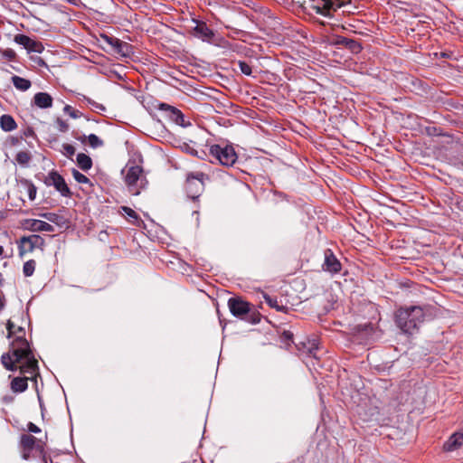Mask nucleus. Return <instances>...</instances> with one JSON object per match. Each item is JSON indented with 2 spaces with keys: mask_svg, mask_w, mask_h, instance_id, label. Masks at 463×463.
Returning <instances> with one entry per match:
<instances>
[{
  "mask_svg": "<svg viewBox=\"0 0 463 463\" xmlns=\"http://www.w3.org/2000/svg\"><path fill=\"white\" fill-rule=\"evenodd\" d=\"M323 267L325 270L332 273H336L341 269V264L339 260L335 258L330 250H327L325 252V263Z\"/></svg>",
  "mask_w": 463,
  "mask_h": 463,
  "instance_id": "nucleus-10",
  "label": "nucleus"
},
{
  "mask_svg": "<svg viewBox=\"0 0 463 463\" xmlns=\"http://www.w3.org/2000/svg\"><path fill=\"white\" fill-rule=\"evenodd\" d=\"M62 153L63 155L71 157L75 154V147L70 144L62 145Z\"/></svg>",
  "mask_w": 463,
  "mask_h": 463,
  "instance_id": "nucleus-28",
  "label": "nucleus"
},
{
  "mask_svg": "<svg viewBox=\"0 0 463 463\" xmlns=\"http://www.w3.org/2000/svg\"><path fill=\"white\" fill-rule=\"evenodd\" d=\"M103 39L107 43H109L113 48V51L119 56L123 58H128L132 55L133 48L129 43L122 42L121 40L115 37L104 36Z\"/></svg>",
  "mask_w": 463,
  "mask_h": 463,
  "instance_id": "nucleus-7",
  "label": "nucleus"
},
{
  "mask_svg": "<svg viewBox=\"0 0 463 463\" xmlns=\"http://www.w3.org/2000/svg\"><path fill=\"white\" fill-rule=\"evenodd\" d=\"M87 139H88L89 145L93 148L101 146L103 145V141L98 136H96L94 134L89 135L87 137Z\"/></svg>",
  "mask_w": 463,
  "mask_h": 463,
  "instance_id": "nucleus-25",
  "label": "nucleus"
},
{
  "mask_svg": "<svg viewBox=\"0 0 463 463\" xmlns=\"http://www.w3.org/2000/svg\"><path fill=\"white\" fill-rule=\"evenodd\" d=\"M35 269V261L31 260L24 264L23 271L24 276L30 277L33 274Z\"/></svg>",
  "mask_w": 463,
  "mask_h": 463,
  "instance_id": "nucleus-24",
  "label": "nucleus"
},
{
  "mask_svg": "<svg viewBox=\"0 0 463 463\" xmlns=\"http://www.w3.org/2000/svg\"><path fill=\"white\" fill-rule=\"evenodd\" d=\"M345 46L353 52H359L362 49L361 44L354 40H346Z\"/></svg>",
  "mask_w": 463,
  "mask_h": 463,
  "instance_id": "nucleus-27",
  "label": "nucleus"
},
{
  "mask_svg": "<svg viewBox=\"0 0 463 463\" xmlns=\"http://www.w3.org/2000/svg\"><path fill=\"white\" fill-rule=\"evenodd\" d=\"M28 196L31 201H33L36 197V187L33 184L28 185Z\"/></svg>",
  "mask_w": 463,
  "mask_h": 463,
  "instance_id": "nucleus-32",
  "label": "nucleus"
},
{
  "mask_svg": "<svg viewBox=\"0 0 463 463\" xmlns=\"http://www.w3.org/2000/svg\"><path fill=\"white\" fill-rule=\"evenodd\" d=\"M12 81L17 90H20L23 91L27 90L31 87L30 80L24 79L22 77H19V76H13Z\"/></svg>",
  "mask_w": 463,
  "mask_h": 463,
  "instance_id": "nucleus-18",
  "label": "nucleus"
},
{
  "mask_svg": "<svg viewBox=\"0 0 463 463\" xmlns=\"http://www.w3.org/2000/svg\"><path fill=\"white\" fill-rule=\"evenodd\" d=\"M3 252H4V249L2 246H0V256L3 254Z\"/></svg>",
  "mask_w": 463,
  "mask_h": 463,
  "instance_id": "nucleus-39",
  "label": "nucleus"
},
{
  "mask_svg": "<svg viewBox=\"0 0 463 463\" xmlns=\"http://www.w3.org/2000/svg\"><path fill=\"white\" fill-rule=\"evenodd\" d=\"M7 337L12 339L10 351L1 356L4 367L9 371L20 369L21 373L34 374L38 369V362L34 358L28 341L25 339V331L22 326H15L8 320L6 323Z\"/></svg>",
  "mask_w": 463,
  "mask_h": 463,
  "instance_id": "nucleus-1",
  "label": "nucleus"
},
{
  "mask_svg": "<svg viewBox=\"0 0 463 463\" xmlns=\"http://www.w3.org/2000/svg\"><path fill=\"white\" fill-rule=\"evenodd\" d=\"M143 172V169L139 165H131L128 166L126 169L122 171L125 175V183L129 187L133 194H138V190L132 189L137 185V181Z\"/></svg>",
  "mask_w": 463,
  "mask_h": 463,
  "instance_id": "nucleus-8",
  "label": "nucleus"
},
{
  "mask_svg": "<svg viewBox=\"0 0 463 463\" xmlns=\"http://www.w3.org/2000/svg\"><path fill=\"white\" fill-rule=\"evenodd\" d=\"M308 6L317 14L324 16H332L333 13L336 11L333 0H309Z\"/></svg>",
  "mask_w": 463,
  "mask_h": 463,
  "instance_id": "nucleus-6",
  "label": "nucleus"
},
{
  "mask_svg": "<svg viewBox=\"0 0 463 463\" xmlns=\"http://www.w3.org/2000/svg\"><path fill=\"white\" fill-rule=\"evenodd\" d=\"M28 430L33 432V433H38L41 431L40 428L37 427L35 424H33V422H30L28 424Z\"/></svg>",
  "mask_w": 463,
  "mask_h": 463,
  "instance_id": "nucleus-34",
  "label": "nucleus"
},
{
  "mask_svg": "<svg viewBox=\"0 0 463 463\" xmlns=\"http://www.w3.org/2000/svg\"><path fill=\"white\" fill-rule=\"evenodd\" d=\"M77 163L78 165L83 170L87 171L90 169L92 165V161L90 157L83 153H80L77 156Z\"/></svg>",
  "mask_w": 463,
  "mask_h": 463,
  "instance_id": "nucleus-19",
  "label": "nucleus"
},
{
  "mask_svg": "<svg viewBox=\"0 0 463 463\" xmlns=\"http://www.w3.org/2000/svg\"><path fill=\"white\" fill-rule=\"evenodd\" d=\"M161 108L163 109H169L171 110V112L173 113V118L174 120L177 123V124H180L182 125L183 124V121H184V116L183 114L181 113L180 110L169 106V105H166V104H162L161 105Z\"/></svg>",
  "mask_w": 463,
  "mask_h": 463,
  "instance_id": "nucleus-20",
  "label": "nucleus"
},
{
  "mask_svg": "<svg viewBox=\"0 0 463 463\" xmlns=\"http://www.w3.org/2000/svg\"><path fill=\"white\" fill-rule=\"evenodd\" d=\"M333 1L335 2V6L337 9L344 5L350 3L351 0H333Z\"/></svg>",
  "mask_w": 463,
  "mask_h": 463,
  "instance_id": "nucleus-35",
  "label": "nucleus"
},
{
  "mask_svg": "<svg viewBox=\"0 0 463 463\" xmlns=\"http://www.w3.org/2000/svg\"><path fill=\"white\" fill-rule=\"evenodd\" d=\"M26 223L28 229L33 232H54L53 227L50 223L41 220H28Z\"/></svg>",
  "mask_w": 463,
  "mask_h": 463,
  "instance_id": "nucleus-13",
  "label": "nucleus"
},
{
  "mask_svg": "<svg viewBox=\"0 0 463 463\" xmlns=\"http://www.w3.org/2000/svg\"><path fill=\"white\" fill-rule=\"evenodd\" d=\"M265 300H266V303L271 307H274L276 308L277 310H283L285 307L283 306H279L278 304V301L277 299L275 298H272L270 297H265Z\"/></svg>",
  "mask_w": 463,
  "mask_h": 463,
  "instance_id": "nucleus-29",
  "label": "nucleus"
},
{
  "mask_svg": "<svg viewBox=\"0 0 463 463\" xmlns=\"http://www.w3.org/2000/svg\"><path fill=\"white\" fill-rule=\"evenodd\" d=\"M34 104L41 109L51 108L52 105V98L46 92H39L34 95Z\"/></svg>",
  "mask_w": 463,
  "mask_h": 463,
  "instance_id": "nucleus-15",
  "label": "nucleus"
},
{
  "mask_svg": "<svg viewBox=\"0 0 463 463\" xmlns=\"http://www.w3.org/2000/svg\"><path fill=\"white\" fill-rule=\"evenodd\" d=\"M14 42L20 45H23L28 51L41 52V43L32 40L30 37L24 34H17L14 36Z\"/></svg>",
  "mask_w": 463,
  "mask_h": 463,
  "instance_id": "nucleus-11",
  "label": "nucleus"
},
{
  "mask_svg": "<svg viewBox=\"0 0 463 463\" xmlns=\"http://www.w3.org/2000/svg\"><path fill=\"white\" fill-rule=\"evenodd\" d=\"M42 217L46 219L47 221L53 222L59 226H62L64 224V219L53 213H45L41 214Z\"/></svg>",
  "mask_w": 463,
  "mask_h": 463,
  "instance_id": "nucleus-21",
  "label": "nucleus"
},
{
  "mask_svg": "<svg viewBox=\"0 0 463 463\" xmlns=\"http://www.w3.org/2000/svg\"><path fill=\"white\" fill-rule=\"evenodd\" d=\"M15 160L21 165H27L31 160V154L27 151H20L16 154Z\"/></svg>",
  "mask_w": 463,
  "mask_h": 463,
  "instance_id": "nucleus-23",
  "label": "nucleus"
},
{
  "mask_svg": "<svg viewBox=\"0 0 463 463\" xmlns=\"http://www.w3.org/2000/svg\"><path fill=\"white\" fill-rule=\"evenodd\" d=\"M424 311L420 307L401 308L396 313V324L406 334H412L424 320Z\"/></svg>",
  "mask_w": 463,
  "mask_h": 463,
  "instance_id": "nucleus-2",
  "label": "nucleus"
},
{
  "mask_svg": "<svg viewBox=\"0 0 463 463\" xmlns=\"http://www.w3.org/2000/svg\"><path fill=\"white\" fill-rule=\"evenodd\" d=\"M57 123L61 131H66L68 129V124L65 123L63 120L58 119Z\"/></svg>",
  "mask_w": 463,
  "mask_h": 463,
  "instance_id": "nucleus-36",
  "label": "nucleus"
},
{
  "mask_svg": "<svg viewBox=\"0 0 463 463\" xmlns=\"http://www.w3.org/2000/svg\"><path fill=\"white\" fill-rule=\"evenodd\" d=\"M22 241L23 242H30V239L23 238Z\"/></svg>",
  "mask_w": 463,
  "mask_h": 463,
  "instance_id": "nucleus-38",
  "label": "nucleus"
},
{
  "mask_svg": "<svg viewBox=\"0 0 463 463\" xmlns=\"http://www.w3.org/2000/svg\"><path fill=\"white\" fill-rule=\"evenodd\" d=\"M122 211L130 218H134V219H137V213H135L134 210H132L131 208L129 207H127V206H124L122 207Z\"/></svg>",
  "mask_w": 463,
  "mask_h": 463,
  "instance_id": "nucleus-33",
  "label": "nucleus"
},
{
  "mask_svg": "<svg viewBox=\"0 0 463 463\" xmlns=\"http://www.w3.org/2000/svg\"><path fill=\"white\" fill-rule=\"evenodd\" d=\"M203 173H191L187 175L185 189L190 197L195 198L203 190Z\"/></svg>",
  "mask_w": 463,
  "mask_h": 463,
  "instance_id": "nucleus-4",
  "label": "nucleus"
},
{
  "mask_svg": "<svg viewBox=\"0 0 463 463\" xmlns=\"http://www.w3.org/2000/svg\"><path fill=\"white\" fill-rule=\"evenodd\" d=\"M463 444V433L456 432L444 443L443 449L446 451H453Z\"/></svg>",
  "mask_w": 463,
  "mask_h": 463,
  "instance_id": "nucleus-12",
  "label": "nucleus"
},
{
  "mask_svg": "<svg viewBox=\"0 0 463 463\" xmlns=\"http://www.w3.org/2000/svg\"><path fill=\"white\" fill-rule=\"evenodd\" d=\"M36 439L29 434L23 435L21 438V445L24 449H32L35 444Z\"/></svg>",
  "mask_w": 463,
  "mask_h": 463,
  "instance_id": "nucleus-22",
  "label": "nucleus"
},
{
  "mask_svg": "<svg viewBox=\"0 0 463 463\" xmlns=\"http://www.w3.org/2000/svg\"><path fill=\"white\" fill-rule=\"evenodd\" d=\"M5 55H6L7 57H9V58H12V57H14V52H13V51L9 50V51H6V52H5Z\"/></svg>",
  "mask_w": 463,
  "mask_h": 463,
  "instance_id": "nucleus-37",
  "label": "nucleus"
},
{
  "mask_svg": "<svg viewBox=\"0 0 463 463\" xmlns=\"http://www.w3.org/2000/svg\"><path fill=\"white\" fill-rule=\"evenodd\" d=\"M228 307L232 314L241 319H247L251 311V305L241 298H232L228 301Z\"/></svg>",
  "mask_w": 463,
  "mask_h": 463,
  "instance_id": "nucleus-5",
  "label": "nucleus"
},
{
  "mask_svg": "<svg viewBox=\"0 0 463 463\" xmlns=\"http://www.w3.org/2000/svg\"><path fill=\"white\" fill-rule=\"evenodd\" d=\"M239 68L241 71L245 75L251 74V67L245 61H239Z\"/></svg>",
  "mask_w": 463,
  "mask_h": 463,
  "instance_id": "nucleus-30",
  "label": "nucleus"
},
{
  "mask_svg": "<svg viewBox=\"0 0 463 463\" xmlns=\"http://www.w3.org/2000/svg\"><path fill=\"white\" fill-rule=\"evenodd\" d=\"M72 176L80 184H88L90 182L89 178L86 175H84L76 169L72 170Z\"/></svg>",
  "mask_w": 463,
  "mask_h": 463,
  "instance_id": "nucleus-26",
  "label": "nucleus"
},
{
  "mask_svg": "<svg viewBox=\"0 0 463 463\" xmlns=\"http://www.w3.org/2000/svg\"><path fill=\"white\" fill-rule=\"evenodd\" d=\"M64 112L69 114L73 118H77L79 117V111L72 109V107L70 105H66L64 107Z\"/></svg>",
  "mask_w": 463,
  "mask_h": 463,
  "instance_id": "nucleus-31",
  "label": "nucleus"
},
{
  "mask_svg": "<svg viewBox=\"0 0 463 463\" xmlns=\"http://www.w3.org/2000/svg\"><path fill=\"white\" fill-rule=\"evenodd\" d=\"M47 184L53 185L61 195L67 196L70 194V189L67 186L64 179L56 172H52L46 180Z\"/></svg>",
  "mask_w": 463,
  "mask_h": 463,
  "instance_id": "nucleus-9",
  "label": "nucleus"
},
{
  "mask_svg": "<svg viewBox=\"0 0 463 463\" xmlns=\"http://www.w3.org/2000/svg\"><path fill=\"white\" fill-rule=\"evenodd\" d=\"M210 154L222 165L231 166L237 160V155L232 146H222L213 145L210 147Z\"/></svg>",
  "mask_w": 463,
  "mask_h": 463,
  "instance_id": "nucleus-3",
  "label": "nucleus"
},
{
  "mask_svg": "<svg viewBox=\"0 0 463 463\" xmlns=\"http://www.w3.org/2000/svg\"><path fill=\"white\" fill-rule=\"evenodd\" d=\"M194 34L203 41L211 42L214 33L204 23L198 24L194 28Z\"/></svg>",
  "mask_w": 463,
  "mask_h": 463,
  "instance_id": "nucleus-14",
  "label": "nucleus"
},
{
  "mask_svg": "<svg viewBox=\"0 0 463 463\" xmlns=\"http://www.w3.org/2000/svg\"><path fill=\"white\" fill-rule=\"evenodd\" d=\"M0 126L6 132L13 131L17 127L14 119L10 115H3L0 118Z\"/></svg>",
  "mask_w": 463,
  "mask_h": 463,
  "instance_id": "nucleus-17",
  "label": "nucleus"
},
{
  "mask_svg": "<svg viewBox=\"0 0 463 463\" xmlns=\"http://www.w3.org/2000/svg\"><path fill=\"white\" fill-rule=\"evenodd\" d=\"M27 377H15L11 383V389L14 392H23L27 387Z\"/></svg>",
  "mask_w": 463,
  "mask_h": 463,
  "instance_id": "nucleus-16",
  "label": "nucleus"
}]
</instances>
